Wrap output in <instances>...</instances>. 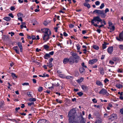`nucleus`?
I'll return each instance as SVG.
<instances>
[{
	"label": "nucleus",
	"mask_w": 123,
	"mask_h": 123,
	"mask_svg": "<svg viewBox=\"0 0 123 123\" xmlns=\"http://www.w3.org/2000/svg\"><path fill=\"white\" fill-rule=\"evenodd\" d=\"M77 49L78 50H80V47L79 44H77L76 45Z\"/></svg>",
	"instance_id": "obj_41"
},
{
	"label": "nucleus",
	"mask_w": 123,
	"mask_h": 123,
	"mask_svg": "<svg viewBox=\"0 0 123 123\" xmlns=\"http://www.w3.org/2000/svg\"><path fill=\"white\" fill-rule=\"evenodd\" d=\"M116 38L117 40L119 41H123V32H122L119 34V37H117Z\"/></svg>",
	"instance_id": "obj_5"
},
{
	"label": "nucleus",
	"mask_w": 123,
	"mask_h": 123,
	"mask_svg": "<svg viewBox=\"0 0 123 123\" xmlns=\"http://www.w3.org/2000/svg\"><path fill=\"white\" fill-rule=\"evenodd\" d=\"M53 58H50L49 60V63H47V66L49 68H51L53 66V64L52 62L53 61Z\"/></svg>",
	"instance_id": "obj_7"
},
{
	"label": "nucleus",
	"mask_w": 123,
	"mask_h": 123,
	"mask_svg": "<svg viewBox=\"0 0 123 123\" xmlns=\"http://www.w3.org/2000/svg\"><path fill=\"white\" fill-rule=\"evenodd\" d=\"M93 48L94 49H96V50H98L99 49V47L98 46L96 45L93 46Z\"/></svg>",
	"instance_id": "obj_35"
},
{
	"label": "nucleus",
	"mask_w": 123,
	"mask_h": 123,
	"mask_svg": "<svg viewBox=\"0 0 123 123\" xmlns=\"http://www.w3.org/2000/svg\"><path fill=\"white\" fill-rule=\"evenodd\" d=\"M69 63L72 64L73 63L75 62L74 58L72 57H70L69 58Z\"/></svg>",
	"instance_id": "obj_11"
},
{
	"label": "nucleus",
	"mask_w": 123,
	"mask_h": 123,
	"mask_svg": "<svg viewBox=\"0 0 123 123\" xmlns=\"http://www.w3.org/2000/svg\"><path fill=\"white\" fill-rule=\"evenodd\" d=\"M28 106H31L32 105H34V103L33 102H31V103H28Z\"/></svg>",
	"instance_id": "obj_45"
},
{
	"label": "nucleus",
	"mask_w": 123,
	"mask_h": 123,
	"mask_svg": "<svg viewBox=\"0 0 123 123\" xmlns=\"http://www.w3.org/2000/svg\"><path fill=\"white\" fill-rule=\"evenodd\" d=\"M36 99L35 98H30L29 99V101L30 102H34L36 101Z\"/></svg>",
	"instance_id": "obj_25"
},
{
	"label": "nucleus",
	"mask_w": 123,
	"mask_h": 123,
	"mask_svg": "<svg viewBox=\"0 0 123 123\" xmlns=\"http://www.w3.org/2000/svg\"><path fill=\"white\" fill-rule=\"evenodd\" d=\"M4 102L3 101H1L0 102V108L3 107Z\"/></svg>",
	"instance_id": "obj_37"
},
{
	"label": "nucleus",
	"mask_w": 123,
	"mask_h": 123,
	"mask_svg": "<svg viewBox=\"0 0 123 123\" xmlns=\"http://www.w3.org/2000/svg\"><path fill=\"white\" fill-rule=\"evenodd\" d=\"M22 85L23 86H28L29 85V84L28 83L25 82L23 83Z\"/></svg>",
	"instance_id": "obj_50"
},
{
	"label": "nucleus",
	"mask_w": 123,
	"mask_h": 123,
	"mask_svg": "<svg viewBox=\"0 0 123 123\" xmlns=\"http://www.w3.org/2000/svg\"><path fill=\"white\" fill-rule=\"evenodd\" d=\"M103 10H96L94 11L93 12V13H96L98 14H101L102 13V12L103 11Z\"/></svg>",
	"instance_id": "obj_10"
},
{
	"label": "nucleus",
	"mask_w": 123,
	"mask_h": 123,
	"mask_svg": "<svg viewBox=\"0 0 123 123\" xmlns=\"http://www.w3.org/2000/svg\"><path fill=\"white\" fill-rule=\"evenodd\" d=\"M102 122V119L100 118H97L95 121L94 123H101Z\"/></svg>",
	"instance_id": "obj_16"
},
{
	"label": "nucleus",
	"mask_w": 123,
	"mask_h": 123,
	"mask_svg": "<svg viewBox=\"0 0 123 123\" xmlns=\"http://www.w3.org/2000/svg\"><path fill=\"white\" fill-rule=\"evenodd\" d=\"M18 45L20 49V51L21 52H22V43H21L18 42Z\"/></svg>",
	"instance_id": "obj_15"
},
{
	"label": "nucleus",
	"mask_w": 123,
	"mask_h": 123,
	"mask_svg": "<svg viewBox=\"0 0 123 123\" xmlns=\"http://www.w3.org/2000/svg\"><path fill=\"white\" fill-rule=\"evenodd\" d=\"M92 101L95 103H96L97 102V101L96 100V99L95 98L92 99Z\"/></svg>",
	"instance_id": "obj_58"
},
{
	"label": "nucleus",
	"mask_w": 123,
	"mask_h": 123,
	"mask_svg": "<svg viewBox=\"0 0 123 123\" xmlns=\"http://www.w3.org/2000/svg\"><path fill=\"white\" fill-rule=\"evenodd\" d=\"M66 78L67 79H70L72 78L73 79V77L72 76H66Z\"/></svg>",
	"instance_id": "obj_43"
},
{
	"label": "nucleus",
	"mask_w": 123,
	"mask_h": 123,
	"mask_svg": "<svg viewBox=\"0 0 123 123\" xmlns=\"http://www.w3.org/2000/svg\"><path fill=\"white\" fill-rule=\"evenodd\" d=\"M95 3L96 5H99L100 4V2L98 1H96Z\"/></svg>",
	"instance_id": "obj_49"
},
{
	"label": "nucleus",
	"mask_w": 123,
	"mask_h": 123,
	"mask_svg": "<svg viewBox=\"0 0 123 123\" xmlns=\"http://www.w3.org/2000/svg\"><path fill=\"white\" fill-rule=\"evenodd\" d=\"M78 55L76 53H73L72 54V55L73 56V57H74Z\"/></svg>",
	"instance_id": "obj_59"
},
{
	"label": "nucleus",
	"mask_w": 123,
	"mask_h": 123,
	"mask_svg": "<svg viewBox=\"0 0 123 123\" xmlns=\"http://www.w3.org/2000/svg\"><path fill=\"white\" fill-rule=\"evenodd\" d=\"M101 17L102 18H105L106 16V14L104 12V11L102 12V13L101 14Z\"/></svg>",
	"instance_id": "obj_31"
},
{
	"label": "nucleus",
	"mask_w": 123,
	"mask_h": 123,
	"mask_svg": "<svg viewBox=\"0 0 123 123\" xmlns=\"http://www.w3.org/2000/svg\"><path fill=\"white\" fill-rule=\"evenodd\" d=\"M104 43L102 45V48L103 49H105L106 47V43L104 42Z\"/></svg>",
	"instance_id": "obj_33"
},
{
	"label": "nucleus",
	"mask_w": 123,
	"mask_h": 123,
	"mask_svg": "<svg viewBox=\"0 0 123 123\" xmlns=\"http://www.w3.org/2000/svg\"><path fill=\"white\" fill-rule=\"evenodd\" d=\"M44 48L46 50H47L49 48V47L47 45L45 44L43 46Z\"/></svg>",
	"instance_id": "obj_34"
},
{
	"label": "nucleus",
	"mask_w": 123,
	"mask_h": 123,
	"mask_svg": "<svg viewBox=\"0 0 123 123\" xmlns=\"http://www.w3.org/2000/svg\"><path fill=\"white\" fill-rule=\"evenodd\" d=\"M112 60L115 61H119V59L117 57H113L112 58Z\"/></svg>",
	"instance_id": "obj_28"
},
{
	"label": "nucleus",
	"mask_w": 123,
	"mask_h": 123,
	"mask_svg": "<svg viewBox=\"0 0 123 123\" xmlns=\"http://www.w3.org/2000/svg\"><path fill=\"white\" fill-rule=\"evenodd\" d=\"M72 110H71L68 112V116L69 118V123H77V122L75 121V117L72 116Z\"/></svg>",
	"instance_id": "obj_3"
},
{
	"label": "nucleus",
	"mask_w": 123,
	"mask_h": 123,
	"mask_svg": "<svg viewBox=\"0 0 123 123\" xmlns=\"http://www.w3.org/2000/svg\"><path fill=\"white\" fill-rule=\"evenodd\" d=\"M13 49L14 50H15L16 49L18 50V46H16L15 47H14L13 48Z\"/></svg>",
	"instance_id": "obj_55"
},
{
	"label": "nucleus",
	"mask_w": 123,
	"mask_h": 123,
	"mask_svg": "<svg viewBox=\"0 0 123 123\" xmlns=\"http://www.w3.org/2000/svg\"><path fill=\"white\" fill-rule=\"evenodd\" d=\"M27 95L29 97H32V94H31V92H27Z\"/></svg>",
	"instance_id": "obj_38"
},
{
	"label": "nucleus",
	"mask_w": 123,
	"mask_h": 123,
	"mask_svg": "<svg viewBox=\"0 0 123 123\" xmlns=\"http://www.w3.org/2000/svg\"><path fill=\"white\" fill-rule=\"evenodd\" d=\"M84 78H81L80 79H79L77 80V82L78 83H80L83 80Z\"/></svg>",
	"instance_id": "obj_26"
},
{
	"label": "nucleus",
	"mask_w": 123,
	"mask_h": 123,
	"mask_svg": "<svg viewBox=\"0 0 123 123\" xmlns=\"http://www.w3.org/2000/svg\"><path fill=\"white\" fill-rule=\"evenodd\" d=\"M49 76V75L48 74H46L44 73L42 75V77H48Z\"/></svg>",
	"instance_id": "obj_44"
},
{
	"label": "nucleus",
	"mask_w": 123,
	"mask_h": 123,
	"mask_svg": "<svg viewBox=\"0 0 123 123\" xmlns=\"http://www.w3.org/2000/svg\"><path fill=\"white\" fill-rule=\"evenodd\" d=\"M77 94L80 96H81L83 95V93L81 92H80L77 93Z\"/></svg>",
	"instance_id": "obj_40"
},
{
	"label": "nucleus",
	"mask_w": 123,
	"mask_h": 123,
	"mask_svg": "<svg viewBox=\"0 0 123 123\" xmlns=\"http://www.w3.org/2000/svg\"><path fill=\"white\" fill-rule=\"evenodd\" d=\"M43 88L42 87L40 86L38 88V91L39 92L42 91L43 90Z\"/></svg>",
	"instance_id": "obj_48"
},
{
	"label": "nucleus",
	"mask_w": 123,
	"mask_h": 123,
	"mask_svg": "<svg viewBox=\"0 0 123 123\" xmlns=\"http://www.w3.org/2000/svg\"><path fill=\"white\" fill-rule=\"evenodd\" d=\"M84 6L87 7L88 8H89L90 7V5L87 2H85L83 4Z\"/></svg>",
	"instance_id": "obj_23"
},
{
	"label": "nucleus",
	"mask_w": 123,
	"mask_h": 123,
	"mask_svg": "<svg viewBox=\"0 0 123 123\" xmlns=\"http://www.w3.org/2000/svg\"><path fill=\"white\" fill-rule=\"evenodd\" d=\"M81 87L82 89L85 91H87L88 89V87L86 86L82 85L81 86Z\"/></svg>",
	"instance_id": "obj_14"
},
{
	"label": "nucleus",
	"mask_w": 123,
	"mask_h": 123,
	"mask_svg": "<svg viewBox=\"0 0 123 123\" xmlns=\"http://www.w3.org/2000/svg\"><path fill=\"white\" fill-rule=\"evenodd\" d=\"M56 101L57 103H62V100H60L59 99H56Z\"/></svg>",
	"instance_id": "obj_39"
},
{
	"label": "nucleus",
	"mask_w": 123,
	"mask_h": 123,
	"mask_svg": "<svg viewBox=\"0 0 123 123\" xmlns=\"http://www.w3.org/2000/svg\"><path fill=\"white\" fill-rule=\"evenodd\" d=\"M96 84L100 86L101 85L102 86L103 84L99 80H97L96 82Z\"/></svg>",
	"instance_id": "obj_24"
},
{
	"label": "nucleus",
	"mask_w": 123,
	"mask_h": 123,
	"mask_svg": "<svg viewBox=\"0 0 123 123\" xmlns=\"http://www.w3.org/2000/svg\"><path fill=\"white\" fill-rule=\"evenodd\" d=\"M108 28L111 30H112V31H114L115 29V28L114 26H111V27H108Z\"/></svg>",
	"instance_id": "obj_36"
},
{
	"label": "nucleus",
	"mask_w": 123,
	"mask_h": 123,
	"mask_svg": "<svg viewBox=\"0 0 123 123\" xmlns=\"http://www.w3.org/2000/svg\"><path fill=\"white\" fill-rule=\"evenodd\" d=\"M107 93V90L104 88H103L99 92L100 94H103V95H105Z\"/></svg>",
	"instance_id": "obj_8"
},
{
	"label": "nucleus",
	"mask_w": 123,
	"mask_h": 123,
	"mask_svg": "<svg viewBox=\"0 0 123 123\" xmlns=\"http://www.w3.org/2000/svg\"><path fill=\"white\" fill-rule=\"evenodd\" d=\"M105 6L104 4V3H102L101 5L100 6V9H103Z\"/></svg>",
	"instance_id": "obj_42"
},
{
	"label": "nucleus",
	"mask_w": 123,
	"mask_h": 123,
	"mask_svg": "<svg viewBox=\"0 0 123 123\" xmlns=\"http://www.w3.org/2000/svg\"><path fill=\"white\" fill-rule=\"evenodd\" d=\"M102 21V20L98 16L94 17L93 19L91 21V23L92 25H93L95 27H98V25H97L96 24L94 23V22H96L98 21L99 22H101Z\"/></svg>",
	"instance_id": "obj_2"
},
{
	"label": "nucleus",
	"mask_w": 123,
	"mask_h": 123,
	"mask_svg": "<svg viewBox=\"0 0 123 123\" xmlns=\"http://www.w3.org/2000/svg\"><path fill=\"white\" fill-rule=\"evenodd\" d=\"M99 69V72L100 74L102 75H104L105 73L104 68H100Z\"/></svg>",
	"instance_id": "obj_19"
},
{
	"label": "nucleus",
	"mask_w": 123,
	"mask_h": 123,
	"mask_svg": "<svg viewBox=\"0 0 123 123\" xmlns=\"http://www.w3.org/2000/svg\"><path fill=\"white\" fill-rule=\"evenodd\" d=\"M21 23L22 24L20 25V27L22 29L23 28V25H25V22H22Z\"/></svg>",
	"instance_id": "obj_51"
},
{
	"label": "nucleus",
	"mask_w": 123,
	"mask_h": 123,
	"mask_svg": "<svg viewBox=\"0 0 123 123\" xmlns=\"http://www.w3.org/2000/svg\"><path fill=\"white\" fill-rule=\"evenodd\" d=\"M80 116L81 118V120L80 121V123H85L86 120L83 117L82 114H81Z\"/></svg>",
	"instance_id": "obj_17"
},
{
	"label": "nucleus",
	"mask_w": 123,
	"mask_h": 123,
	"mask_svg": "<svg viewBox=\"0 0 123 123\" xmlns=\"http://www.w3.org/2000/svg\"><path fill=\"white\" fill-rule=\"evenodd\" d=\"M116 86L118 88L120 89L123 86L120 84H117L116 85Z\"/></svg>",
	"instance_id": "obj_30"
},
{
	"label": "nucleus",
	"mask_w": 123,
	"mask_h": 123,
	"mask_svg": "<svg viewBox=\"0 0 123 123\" xmlns=\"http://www.w3.org/2000/svg\"><path fill=\"white\" fill-rule=\"evenodd\" d=\"M38 121L41 123H45L47 121L45 119H40Z\"/></svg>",
	"instance_id": "obj_29"
},
{
	"label": "nucleus",
	"mask_w": 123,
	"mask_h": 123,
	"mask_svg": "<svg viewBox=\"0 0 123 123\" xmlns=\"http://www.w3.org/2000/svg\"><path fill=\"white\" fill-rule=\"evenodd\" d=\"M98 60L97 59H95L91 60L89 61V64H94L98 61Z\"/></svg>",
	"instance_id": "obj_9"
},
{
	"label": "nucleus",
	"mask_w": 123,
	"mask_h": 123,
	"mask_svg": "<svg viewBox=\"0 0 123 123\" xmlns=\"http://www.w3.org/2000/svg\"><path fill=\"white\" fill-rule=\"evenodd\" d=\"M18 16V17H21L23 16V14L20 13H19L17 15Z\"/></svg>",
	"instance_id": "obj_46"
},
{
	"label": "nucleus",
	"mask_w": 123,
	"mask_h": 123,
	"mask_svg": "<svg viewBox=\"0 0 123 123\" xmlns=\"http://www.w3.org/2000/svg\"><path fill=\"white\" fill-rule=\"evenodd\" d=\"M18 20H20L21 22H22L23 20L21 17H19V18H18Z\"/></svg>",
	"instance_id": "obj_63"
},
{
	"label": "nucleus",
	"mask_w": 123,
	"mask_h": 123,
	"mask_svg": "<svg viewBox=\"0 0 123 123\" xmlns=\"http://www.w3.org/2000/svg\"><path fill=\"white\" fill-rule=\"evenodd\" d=\"M8 15L12 18H14V16L12 13H9L8 14Z\"/></svg>",
	"instance_id": "obj_54"
},
{
	"label": "nucleus",
	"mask_w": 123,
	"mask_h": 123,
	"mask_svg": "<svg viewBox=\"0 0 123 123\" xmlns=\"http://www.w3.org/2000/svg\"><path fill=\"white\" fill-rule=\"evenodd\" d=\"M79 70L80 73L81 74L84 73L85 71L84 68L83 67L80 68L79 69Z\"/></svg>",
	"instance_id": "obj_21"
},
{
	"label": "nucleus",
	"mask_w": 123,
	"mask_h": 123,
	"mask_svg": "<svg viewBox=\"0 0 123 123\" xmlns=\"http://www.w3.org/2000/svg\"><path fill=\"white\" fill-rule=\"evenodd\" d=\"M50 23V21H45L44 22L43 24L45 26H46L48 25Z\"/></svg>",
	"instance_id": "obj_22"
},
{
	"label": "nucleus",
	"mask_w": 123,
	"mask_h": 123,
	"mask_svg": "<svg viewBox=\"0 0 123 123\" xmlns=\"http://www.w3.org/2000/svg\"><path fill=\"white\" fill-rule=\"evenodd\" d=\"M10 9L11 10L13 11L15 10V8L14 6H12L11 7Z\"/></svg>",
	"instance_id": "obj_57"
},
{
	"label": "nucleus",
	"mask_w": 123,
	"mask_h": 123,
	"mask_svg": "<svg viewBox=\"0 0 123 123\" xmlns=\"http://www.w3.org/2000/svg\"><path fill=\"white\" fill-rule=\"evenodd\" d=\"M123 70L121 69H119L117 70V72L119 73H122V72Z\"/></svg>",
	"instance_id": "obj_60"
},
{
	"label": "nucleus",
	"mask_w": 123,
	"mask_h": 123,
	"mask_svg": "<svg viewBox=\"0 0 123 123\" xmlns=\"http://www.w3.org/2000/svg\"><path fill=\"white\" fill-rule=\"evenodd\" d=\"M73 57L74 58V60H75V62L76 63H78L79 60H80V57L78 55Z\"/></svg>",
	"instance_id": "obj_12"
},
{
	"label": "nucleus",
	"mask_w": 123,
	"mask_h": 123,
	"mask_svg": "<svg viewBox=\"0 0 123 123\" xmlns=\"http://www.w3.org/2000/svg\"><path fill=\"white\" fill-rule=\"evenodd\" d=\"M109 80L107 78H105L104 80V82L105 83H107V82H109Z\"/></svg>",
	"instance_id": "obj_56"
},
{
	"label": "nucleus",
	"mask_w": 123,
	"mask_h": 123,
	"mask_svg": "<svg viewBox=\"0 0 123 123\" xmlns=\"http://www.w3.org/2000/svg\"><path fill=\"white\" fill-rule=\"evenodd\" d=\"M11 75L13 77H15L17 78V76H16V74L14 73H11Z\"/></svg>",
	"instance_id": "obj_47"
},
{
	"label": "nucleus",
	"mask_w": 123,
	"mask_h": 123,
	"mask_svg": "<svg viewBox=\"0 0 123 123\" xmlns=\"http://www.w3.org/2000/svg\"><path fill=\"white\" fill-rule=\"evenodd\" d=\"M107 50L109 53L111 54L113 50V47L112 46H111L110 47H109L108 48Z\"/></svg>",
	"instance_id": "obj_13"
},
{
	"label": "nucleus",
	"mask_w": 123,
	"mask_h": 123,
	"mask_svg": "<svg viewBox=\"0 0 123 123\" xmlns=\"http://www.w3.org/2000/svg\"><path fill=\"white\" fill-rule=\"evenodd\" d=\"M59 76L62 78H65L66 77V76L64 74H60L59 75Z\"/></svg>",
	"instance_id": "obj_32"
},
{
	"label": "nucleus",
	"mask_w": 123,
	"mask_h": 123,
	"mask_svg": "<svg viewBox=\"0 0 123 123\" xmlns=\"http://www.w3.org/2000/svg\"><path fill=\"white\" fill-rule=\"evenodd\" d=\"M51 85V83H50L49 82H46L44 84L45 87L47 89L49 88L51 89V88H53V86H50Z\"/></svg>",
	"instance_id": "obj_6"
},
{
	"label": "nucleus",
	"mask_w": 123,
	"mask_h": 123,
	"mask_svg": "<svg viewBox=\"0 0 123 123\" xmlns=\"http://www.w3.org/2000/svg\"><path fill=\"white\" fill-rule=\"evenodd\" d=\"M11 18L10 17H5L3 18V19L7 21H9L11 20Z\"/></svg>",
	"instance_id": "obj_27"
},
{
	"label": "nucleus",
	"mask_w": 123,
	"mask_h": 123,
	"mask_svg": "<svg viewBox=\"0 0 123 123\" xmlns=\"http://www.w3.org/2000/svg\"><path fill=\"white\" fill-rule=\"evenodd\" d=\"M43 32L44 34L43 36V39L45 41L48 40L49 38V36L51 34L50 30L47 28L43 29Z\"/></svg>",
	"instance_id": "obj_1"
},
{
	"label": "nucleus",
	"mask_w": 123,
	"mask_h": 123,
	"mask_svg": "<svg viewBox=\"0 0 123 123\" xmlns=\"http://www.w3.org/2000/svg\"><path fill=\"white\" fill-rule=\"evenodd\" d=\"M120 112L122 114H123V109H121L120 111Z\"/></svg>",
	"instance_id": "obj_61"
},
{
	"label": "nucleus",
	"mask_w": 123,
	"mask_h": 123,
	"mask_svg": "<svg viewBox=\"0 0 123 123\" xmlns=\"http://www.w3.org/2000/svg\"><path fill=\"white\" fill-rule=\"evenodd\" d=\"M50 55L48 54H46L44 56V58L45 59H48L50 57Z\"/></svg>",
	"instance_id": "obj_20"
},
{
	"label": "nucleus",
	"mask_w": 123,
	"mask_h": 123,
	"mask_svg": "<svg viewBox=\"0 0 123 123\" xmlns=\"http://www.w3.org/2000/svg\"><path fill=\"white\" fill-rule=\"evenodd\" d=\"M98 89L99 88H95L94 89V90L97 93L98 92Z\"/></svg>",
	"instance_id": "obj_53"
},
{
	"label": "nucleus",
	"mask_w": 123,
	"mask_h": 123,
	"mask_svg": "<svg viewBox=\"0 0 123 123\" xmlns=\"http://www.w3.org/2000/svg\"><path fill=\"white\" fill-rule=\"evenodd\" d=\"M57 73L58 74H61L62 73V71H61L60 70H58L57 71Z\"/></svg>",
	"instance_id": "obj_64"
},
{
	"label": "nucleus",
	"mask_w": 123,
	"mask_h": 123,
	"mask_svg": "<svg viewBox=\"0 0 123 123\" xmlns=\"http://www.w3.org/2000/svg\"><path fill=\"white\" fill-rule=\"evenodd\" d=\"M109 11V10L108 8H106L105 9V13H106L107 12H108Z\"/></svg>",
	"instance_id": "obj_62"
},
{
	"label": "nucleus",
	"mask_w": 123,
	"mask_h": 123,
	"mask_svg": "<svg viewBox=\"0 0 123 123\" xmlns=\"http://www.w3.org/2000/svg\"><path fill=\"white\" fill-rule=\"evenodd\" d=\"M119 48L122 50H123V45H119Z\"/></svg>",
	"instance_id": "obj_52"
},
{
	"label": "nucleus",
	"mask_w": 123,
	"mask_h": 123,
	"mask_svg": "<svg viewBox=\"0 0 123 123\" xmlns=\"http://www.w3.org/2000/svg\"><path fill=\"white\" fill-rule=\"evenodd\" d=\"M62 84L60 81L57 80H55L54 81V87H58L60 89L62 88Z\"/></svg>",
	"instance_id": "obj_4"
},
{
	"label": "nucleus",
	"mask_w": 123,
	"mask_h": 123,
	"mask_svg": "<svg viewBox=\"0 0 123 123\" xmlns=\"http://www.w3.org/2000/svg\"><path fill=\"white\" fill-rule=\"evenodd\" d=\"M69 62V58H65L63 60V62L64 64H66Z\"/></svg>",
	"instance_id": "obj_18"
}]
</instances>
